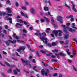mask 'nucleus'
<instances>
[{
    "label": "nucleus",
    "instance_id": "10",
    "mask_svg": "<svg viewBox=\"0 0 77 77\" xmlns=\"http://www.w3.org/2000/svg\"><path fill=\"white\" fill-rule=\"evenodd\" d=\"M21 60L22 63H25L26 64V65H27V66L28 65V61L24 60L23 58H21Z\"/></svg>",
    "mask_w": 77,
    "mask_h": 77
},
{
    "label": "nucleus",
    "instance_id": "46",
    "mask_svg": "<svg viewBox=\"0 0 77 77\" xmlns=\"http://www.w3.org/2000/svg\"><path fill=\"white\" fill-rule=\"evenodd\" d=\"M52 53H49V54H46V56H51V55L52 54Z\"/></svg>",
    "mask_w": 77,
    "mask_h": 77
},
{
    "label": "nucleus",
    "instance_id": "6",
    "mask_svg": "<svg viewBox=\"0 0 77 77\" xmlns=\"http://www.w3.org/2000/svg\"><path fill=\"white\" fill-rule=\"evenodd\" d=\"M25 50V48L23 46L19 48V49H17V51H18V52H20L21 50H23L24 51Z\"/></svg>",
    "mask_w": 77,
    "mask_h": 77
},
{
    "label": "nucleus",
    "instance_id": "29",
    "mask_svg": "<svg viewBox=\"0 0 77 77\" xmlns=\"http://www.w3.org/2000/svg\"><path fill=\"white\" fill-rule=\"evenodd\" d=\"M5 43L7 45H10V42L8 41H6L5 42Z\"/></svg>",
    "mask_w": 77,
    "mask_h": 77
},
{
    "label": "nucleus",
    "instance_id": "50",
    "mask_svg": "<svg viewBox=\"0 0 77 77\" xmlns=\"http://www.w3.org/2000/svg\"><path fill=\"white\" fill-rule=\"evenodd\" d=\"M29 60H32V56H29Z\"/></svg>",
    "mask_w": 77,
    "mask_h": 77
},
{
    "label": "nucleus",
    "instance_id": "23",
    "mask_svg": "<svg viewBox=\"0 0 77 77\" xmlns=\"http://www.w3.org/2000/svg\"><path fill=\"white\" fill-rule=\"evenodd\" d=\"M43 17L45 19V20H46L47 22H48V23H49V22H50V20L48 19V18H47L45 17Z\"/></svg>",
    "mask_w": 77,
    "mask_h": 77
},
{
    "label": "nucleus",
    "instance_id": "47",
    "mask_svg": "<svg viewBox=\"0 0 77 77\" xmlns=\"http://www.w3.org/2000/svg\"><path fill=\"white\" fill-rule=\"evenodd\" d=\"M70 21H71V22H72L73 21H74V18H71L70 19Z\"/></svg>",
    "mask_w": 77,
    "mask_h": 77
},
{
    "label": "nucleus",
    "instance_id": "18",
    "mask_svg": "<svg viewBox=\"0 0 77 77\" xmlns=\"http://www.w3.org/2000/svg\"><path fill=\"white\" fill-rule=\"evenodd\" d=\"M17 22H18L20 23H23L24 21H23L22 19H17Z\"/></svg>",
    "mask_w": 77,
    "mask_h": 77
},
{
    "label": "nucleus",
    "instance_id": "12",
    "mask_svg": "<svg viewBox=\"0 0 77 77\" xmlns=\"http://www.w3.org/2000/svg\"><path fill=\"white\" fill-rule=\"evenodd\" d=\"M30 11L31 14H35V9L33 8H31L30 9Z\"/></svg>",
    "mask_w": 77,
    "mask_h": 77
},
{
    "label": "nucleus",
    "instance_id": "22",
    "mask_svg": "<svg viewBox=\"0 0 77 77\" xmlns=\"http://www.w3.org/2000/svg\"><path fill=\"white\" fill-rule=\"evenodd\" d=\"M6 9L8 11V13H11V10L9 8H7Z\"/></svg>",
    "mask_w": 77,
    "mask_h": 77
},
{
    "label": "nucleus",
    "instance_id": "39",
    "mask_svg": "<svg viewBox=\"0 0 77 77\" xmlns=\"http://www.w3.org/2000/svg\"><path fill=\"white\" fill-rule=\"evenodd\" d=\"M47 45L48 46V47H51L52 46L51 45L50 43H48V44Z\"/></svg>",
    "mask_w": 77,
    "mask_h": 77
},
{
    "label": "nucleus",
    "instance_id": "62",
    "mask_svg": "<svg viewBox=\"0 0 77 77\" xmlns=\"http://www.w3.org/2000/svg\"><path fill=\"white\" fill-rule=\"evenodd\" d=\"M23 23H24V24H25V25H27V23L25 21H23Z\"/></svg>",
    "mask_w": 77,
    "mask_h": 77
},
{
    "label": "nucleus",
    "instance_id": "54",
    "mask_svg": "<svg viewBox=\"0 0 77 77\" xmlns=\"http://www.w3.org/2000/svg\"><path fill=\"white\" fill-rule=\"evenodd\" d=\"M7 15L8 16H9L10 17H11V16H12V15L11 14H7Z\"/></svg>",
    "mask_w": 77,
    "mask_h": 77
},
{
    "label": "nucleus",
    "instance_id": "14",
    "mask_svg": "<svg viewBox=\"0 0 77 77\" xmlns=\"http://www.w3.org/2000/svg\"><path fill=\"white\" fill-rule=\"evenodd\" d=\"M8 42H9L10 43H12V44H15L17 42L16 40H14V41H12L11 40H8Z\"/></svg>",
    "mask_w": 77,
    "mask_h": 77
},
{
    "label": "nucleus",
    "instance_id": "30",
    "mask_svg": "<svg viewBox=\"0 0 77 77\" xmlns=\"http://www.w3.org/2000/svg\"><path fill=\"white\" fill-rule=\"evenodd\" d=\"M64 5L67 8H68V9H70V7L67 4H66V2L64 3Z\"/></svg>",
    "mask_w": 77,
    "mask_h": 77
},
{
    "label": "nucleus",
    "instance_id": "2",
    "mask_svg": "<svg viewBox=\"0 0 77 77\" xmlns=\"http://www.w3.org/2000/svg\"><path fill=\"white\" fill-rule=\"evenodd\" d=\"M53 33H54L56 36H57L58 32H60L61 33H62L63 32L61 30H58L57 31L56 30H54L52 31Z\"/></svg>",
    "mask_w": 77,
    "mask_h": 77
},
{
    "label": "nucleus",
    "instance_id": "49",
    "mask_svg": "<svg viewBox=\"0 0 77 77\" xmlns=\"http://www.w3.org/2000/svg\"><path fill=\"white\" fill-rule=\"evenodd\" d=\"M5 29H8V26L7 25H5Z\"/></svg>",
    "mask_w": 77,
    "mask_h": 77
},
{
    "label": "nucleus",
    "instance_id": "37",
    "mask_svg": "<svg viewBox=\"0 0 77 77\" xmlns=\"http://www.w3.org/2000/svg\"><path fill=\"white\" fill-rule=\"evenodd\" d=\"M53 26H54V27H55V28L56 29H57L58 27H57V25H55L54 23L53 24Z\"/></svg>",
    "mask_w": 77,
    "mask_h": 77
},
{
    "label": "nucleus",
    "instance_id": "1",
    "mask_svg": "<svg viewBox=\"0 0 77 77\" xmlns=\"http://www.w3.org/2000/svg\"><path fill=\"white\" fill-rule=\"evenodd\" d=\"M40 39L45 44H47L48 43V39H47V38H45L44 36H43L42 37H41Z\"/></svg>",
    "mask_w": 77,
    "mask_h": 77
},
{
    "label": "nucleus",
    "instance_id": "64",
    "mask_svg": "<svg viewBox=\"0 0 77 77\" xmlns=\"http://www.w3.org/2000/svg\"><path fill=\"white\" fill-rule=\"evenodd\" d=\"M60 42L61 44H64V42L63 41H60Z\"/></svg>",
    "mask_w": 77,
    "mask_h": 77
},
{
    "label": "nucleus",
    "instance_id": "17",
    "mask_svg": "<svg viewBox=\"0 0 77 77\" xmlns=\"http://www.w3.org/2000/svg\"><path fill=\"white\" fill-rule=\"evenodd\" d=\"M59 55L61 56H66V54H64L63 52H60V54H59Z\"/></svg>",
    "mask_w": 77,
    "mask_h": 77
},
{
    "label": "nucleus",
    "instance_id": "53",
    "mask_svg": "<svg viewBox=\"0 0 77 77\" xmlns=\"http://www.w3.org/2000/svg\"><path fill=\"white\" fill-rule=\"evenodd\" d=\"M16 6L17 7H18L19 6V4L18 2H15Z\"/></svg>",
    "mask_w": 77,
    "mask_h": 77
},
{
    "label": "nucleus",
    "instance_id": "42",
    "mask_svg": "<svg viewBox=\"0 0 77 77\" xmlns=\"http://www.w3.org/2000/svg\"><path fill=\"white\" fill-rule=\"evenodd\" d=\"M16 36V34L15 33H13V38H15Z\"/></svg>",
    "mask_w": 77,
    "mask_h": 77
},
{
    "label": "nucleus",
    "instance_id": "45",
    "mask_svg": "<svg viewBox=\"0 0 77 77\" xmlns=\"http://www.w3.org/2000/svg\"><path fill=\"white\" fill-rule=\"evenodd\" d=\"M12 59H13V60H18V59L16 58H14V57H11Z\"/></svg>",
    "mask_w": 77,
    "mask_h": 77
},
{
    "label": "nucleus",
    "instance_id": "21",
    "mask_svg": "<svg viewBox=\"0 0 77 77\" xmlns=\"http://www.w3.org/2000/svg\"><path fill=\"white\" fill-rule=\"evenodd\" d=\"M44 10L45 11H48V8L47 7H44Z\"/></svg>",
    "mask_w": 77,
    "mask_h": 77
},
{
    "label": "nucleus",
    "instance_id": "38",
    "mask_svg": "<svg viewBox=\"0 0 77 77\" xmlns=\"http://www.w3.org/2000/svg\"><path fill=\"white\" fill-rule=\"evenodd\" d=\"M33 68L34 70H35V71H38V70H37V69H35V68H36V66H34V67H33Z\"/></svg>",
    "mask_w": 77,
    "mask_h": 77
},
{
    "label": "nucleus",
    "instance_id": "57",
    "mask_svg": "<svg viewBox=\"0 0 77 77\" xmlns=\"http://www.w3.org/2000/svg\"><path fill=\"white\" fill-rule=\"evenodd\" d=\"M57 74L56 73H54V74L53 75V76H57Z\"/></svg>",
    "mask_w": 77,
    "mask_h": 77
},
{
    "label": "nucleus",
    "instance_id": "36",
    "mask_svg": "<svg viewBox=\"0 0 77 77\" xmlns=\"http://www.w3.org/2000/svg\"><path fill=\"white\" fill-rule=\"evenodd\" d=\"M40 52H41V53H42L43 54H45L46 53L45 51H44L43 50H40Z\"/></svg>",
    "mask_w": 77,
    "mask_h": 77
},
{
    "label": "nucleus",
    "instance_id": "27",
    "mask_svg": "<svg viewBox=\"0 0 77 77\" xmlns=\"http://www.w3.org/2000/svg\"><path fill=\"white\" fill-rule=\"evenodd\" d=\"M69 36V35L67 34H66V35H65L64 36V38L65 39H67V38H68Z\"/></svg>",
    "mask_w": 77,
    "mask_h": 77
},
{
    "label": "nucleus",
    "instance_id": "28",
    "mask_svg": "<svg viewBox=\"0 0 77 77\" xmlns=\"http://www.w3.org/2000/svg\"><path fill=\"white\" fill-rule=\"evenodd\" d=\"M52 51L53 52V53H57V52H58V50L55 49L54 50H52Z\"/></svg>",
    "mask_w": 77,
    "mask_h": 77
},
{
    "label": "nucleus",
    "instance_id": "15",
    "mask_svg": "<svg viewBox=\"0 0 77 77\" xmlns=\"http://www.w3.org/2000/svg\"><path fill=\"white\" fill-rule=\"evenodd\" d=\"M8 42H9L10 43H12V44H15L17 42L16 40H14V41H12L11 40H8Z\"/></svg>",
    "mask_w": 77,
    "mask_h": 77
},
{
    "label": "nucleus",
    "instance_id": "5",
    "mask_svg": "<svg viewBox=\"0 0 77 77\" xmlns=\"http://www.w3.org/2000/svg\"><path fill=\"white\" fill-rule=\"evenodd\" d=\"M4 63H5L6 65H7V66H9V67H11V68H13L15 67V65H12L11 66L9 63H8L6 61L4 62Z\"/></svg>",
    "mask_w": 77,
    "mask_h": 77
},
{
    "label": "nucleus",
    "instance_id": "48",
    "mask_svg": "<svg viewBox=\"0 0 77 77\" xmlns=\"http://www.w3.org/2000/svg\"><path fill=\"white\" fill-rule=\"evenodd\" d=\"M63 31L64 32H65V33H67V30H66V29L65 28H64Z\"/></svg>",
    "mask_w": 77,
    "mask_h": 77
},
{
    "label": "nucleus",
    "instance_id": "60",
    "mask_svg": "<svg viewBox=\"0 0 77 77\" xmlns=\"http://www.w3.org/2000/svg\"><path fill=\"white\" fill-rule=\"evenodd\" d=\"M69 17H70V18H73L74 17V16L72 15H69Z\"/></svg>",
    "mask_w": 77,
    "mask_h": 77
},
{
    "label": "nucleus",
    "instance_id": "44",
    "mask_svg": "<svg viewBox=\"0 0 77 77\" xmlns=\"http://www.w3.org/2000/svg\"><path fill=\"white\" fill-rule=\"evenodd\" d=\"M72 66L73 67V69H74V70H75V71H77V69H75V67H74V66L73 65H72Z\"/></svg>",
    "mask_w": 77,
    "mask_h": 77
},
{
    "label": "nucleus",
    "instance_id": "41",
    "mask_svg": "<svg viewBox=\"0 0 77 77\" xmlns=\"http://www.w3.org/2000/svg\"><path fill=\"white\" fill-rule=\"evenodd\" d=\"M72 41H74L76 42V44H77V40L75 39V38H73L72 39Z\"/></svg>",
    "mask_w": 77,
    "mask_h": 77
},
{
    "label": "nucleus",
    "instance_id": "16",
    "mask_svg": "<svg viewBox=\"0 0 77 77\" xmlns=\"http://www.w3.org/2000/svg\"><path fill=\"white\" fill-rule=\"evenodd\" d=\"M8 42H9L10 43H12V44H15L17 42L16 40H14V41H12L11 40H8Z\"/></svg>",
    "mask_w": 77,
    "mask_h": 77
},
{
    "label": "nucleus",
    "instance_id": "32",
    "mask_svg": "<svg viewBox=\"0 0 77 77\" xmlns=\"http://www.w3.org/2000/svg\"><path fill=\"white\" fill-rule=\"evenodd\" d=\"M36 54L38 57H41V56L39 54V52L38 51H36Z\"/></svg>",
    "mask_w": 77,
    "mask_h": 77
},
{
    "label": "nucleus",
    "instance_id": "26",
    "mask_svg": "<svg viewBox=\"0 0 77 77\" xmlns=\"http://www.w3.org/2000/svg\"><path fill=\"white\" fill-rule=\"evenodd\" d=\"M51 45L52 46H56L57 45V43L56 42H53L51 43Z\"/></svg>",
    "mask_w": 77,
    "mask_h": 77
},
{
    "label": "nucleus",
    "instance_id": "24",
    "mask_svg": "<svg viewBox=\"0 0 77 77\" xmlns=\"http://www.w3.org/2000/svg\"><path fill=\"white\" fill-rule=\"evenodd\" d=\"M23 26V24H21L20 23H17L16 24V27H17V26Z\"/></svg>",
    "mask_w": 77,
    "mask_h": 77
},
{
    "label": "nucleus",
    "instance_id": "52",
    "mask_svg": "<svg viewBox=\"0 0 77 77\" xmlns=\"http://www.w3.org/2000/svg\"><path fill=\"white\" fill-rule=\"evenodd\" d=\"M45 21V20L44 19H41V22H42V23H43Z\"/></svg>",
    "mask_w": 77,
    "mask_h": 77
},
{
    "label": "nucleus",
    "instance_id": "25",
    "mask_svg": "<svg viewBox=\"0 0 77 77\" xmlns=\"http://www.w3.org/2000/svg\"><path fill=\"white\" fill-rule=\"evenodd\" d=\"M66 52L67 53V54H69V55H71V52H69V49H67L66 50Z\"/></svg>",
    "mask_w": 77,
    "mask_h": 77
},
{
    "label": "nucleus",
    "instance_id": "58",
    "mask_svg": "<svg viewBox=\"0 0 77 77\" xmlns=\"http://www.w3.org/2000/svg\"><path fill=\"white\" fill-rule=\"evenodd\" d=\"M73 56H74V57L77 56V55L74 53V51H73Z\"/></svg>",
    "mask_w": 77,
    "mask_h": 77
},
{
    "label": "nucleus",
    "instance_id": "7",
    "mask_svg": "<svg viewBox=\"0 0 77 77\" xmlns=\"http://www.w3.org/2000/svg\"><path fill=\"white\" fill-rule=\"evenodd\" d=\"M5 20H9L10 23H12V20L11 17L9 18L8 16H6L5 17Z\"/></svg>",
    "mask_w": 77,
    "mask_h": 77
},
{
    "label": "nucleus",
    "instance_id": "63",
    "mask_svg": "<svg viewBox=\"0 0 77 77\" xmlns=\"http://www.w3.org/2000/svg\"><path fill=\"white\" fill-rule=\"evenodd\" d=\"M23 33H26L27 32V31L25 29L23 30Z\"/></svg>",
    "mask_w": 77,
    "mask_h": 77
},
{
    "label": "nucleus",
    "instance_id": "11",
    "mask_svg": "<svg viewBox=\"0 0 77 77\" xmlns=\"http://www.w3.org/2000/svg\"><path fill=\"white\" fill-rule=\"evenodd\" d=\"M69 31L71 32V33H75L76 32V30L75 29H72V28H69Z\"/></svg>",
    "mask_w": 77,
    "mask_h": 77
},
{
    "label": "nucleus",
    "instance_id": "20",
    "mask_svg": "<svg viewBox=\"0 0 77 77\" xmlns=\"http://www.w3.org/2000/svg\"><path fill=\"white\" fill-rule=\"evenodd\" d=\"M45 70L44 69H42L41 71V73L42 75H44V73H45Z\"/></svg>",
    "mask_w": 77,
    "mask_h": 77
},
{
    "label": "nucleus",
    "instance_id": "51",
    "mask_svg": "<svg viewBox=\"0 0 77 77\" xmlns=\"http://www.w3.org/2000/svg\"><path fill=\"white\" fill-rule=\"evenodd\" d=\"M21 14L22 15V16H25V14H24V13L23 12L21 11Z\"/></svg>",
    "mask_w": 77,
    "mask_h": 77
},
{
    "label": "nucleus",
    "instance_id": "19",
    "mask_svg": "<svg viewBox=\"0 0 77 77\" xmlns=\"http://www.w3.org/2000/svg\"><path fill=\"white\" fill-rule=\"evenodd\" d=\"M3 15L5 16L6 15V13L4 12H0V16H2V15Z\"/></svg>",
    "mask_w": 77,
    "mask_h": 77
},
{
    "label": "nucleus",
    "instance_id": "35",
    "mask_svg": "<svg viewBox=\"0 0 77 77\" xmlns=\"http://www.w3.org/2000/svg\"><path fill=\"white\" fill-rule=\"evenodd\" d=\"M51 61H52V62H57V60L55 59H52L51 60Z\"/></svg>",
    "mask_w": 77,
    "mask_h": 77
},
{
    "label": "nucleus",
    "instance_id": "61",
    "mask_svg": "<svg viewBox=\"0 0 77 77\" xmlns=\"http://www.w3.org/2000/svg\"><path fill=\"white\" fill-rule=\"evenodd\" d=\"M46 30L50 31L51 30V29L49 28H46Z\"/></svg>",
    "mask_w": 77,
    "mask_h": 77
},
{
    "label": "nucleus",
    "instance_id": "59",
    "mask_svg": "<svg viewBox=\"0 0 77 77\" xmlns=\"http://www.w3.org/2000/svg\"><path fill=\"white\" fill-rule=\"evenodd\" d=\"M44 65L45 66H48V64L47 63H44Z\"/></svg>",
    "mask_w": 77,
    "mask_h": 77
},
{
    "label": "nucleus",
    "instance_id": "4",
    "mask_svg": "<svg viewBox=\"0 0 77 77\" xmlns=\"http://www.w3.org/2000/svg\"><path fill=\"white\" fill-rule=\"evenodd\" d=\"M35 35H36V36H42V35H43V36H46V33H45V32H43V33H42V34L39 33H38V32H35Z\"/></svg>",
    "mask_w": 77,
    "mask_h": 77
},
{
    "label": "nucleus",
    "instance_id": "40",
    "mask_svg": "<svg viewBox=\"0 0 77 77\" xmlns=\"http://www.w3.org/2000/svg\"><path fill=\"white\" fill-rule=\"evenodd\" d=\"M61 27H63L64 29H65V27H66V26L65 25H61Z\"/></svg>",
    "mask_w": 77,
    "mask_h": 77
},
{
    "label": "nucleus",
    "instance_id": "43",
    "mask_svg": "<svg viewBox=\"0 0 77 77\" xmlns=\"http://www.w3.org/2000/svg\"><path fill=\"white\" fill-rule=\"evenodd\" d=\"M0 64L1 65V66H4V67H5V65L3 64V63H2V62H1L0 61Z\"/></svg>",
    "mask_w": 77,
    "mask_h": 77
},
{
    "label": "nucleus",
    "instance_id": "55",
    "mask_svg": "<svg viewBox=\"0 0 77 77\" xmlns=\"http://www.w3.org/2000/svg\"><path fill=\"white\" fill-rule=\"evenodd\" d=\"M0 36H2V37L3 38V37H4V36H5V35H4V34H3V33L0 34Z\"/></svg>",
    "mask_w": 77,
    "mask_h": 77
},
{
    "label": "nucleus",
    "instance_id": "31",
    "mask_svg": "<svg viewBox=\"0 0 77 77\" xmlns=\"http://www.w3.org/2000/svg\"><path fill=\"white\" fill-rule=\"evenodd\" d=\"M12 69H10L7 71V72L10 73L12 72Z\"/></svg>",
    "mask_w": 77,
    "mask_h": 77
},
{
    "label": "nucleus",
    "instance_id": "13",
    "mask_svg": "<svg viewBox=\"0 0 77 77\" xmlns=\"http://www.w3.org/2000/svg\"><path fill=\"white\" fill-rule=\"evenodd\" d=\"M46 71L45 72V76H47L48 75L47 74H49V73H50V72L49 71V70L48 69H47L46 70Z\"/></svg>",
    "mask_w": 77,
    "mask_h": 77
},
{
    "label": "nucleus",
    "instance_id": "33",
    "mask_svg": "<svg viewBox=\"0 0 77 77\" xmlns=\"http://www.w3.org/2000/svg\"><path fill=\"white\" fill-rule=\"evenodd\" d=\"M45 3H49L50 5H51V3L50 2V1H48L47 0H46L45 2Z\"/></svg>",
    "mask_w": 77,
    "mask_h": 77
},
{
    "label": "nucleus",
    "instance_id": "9",
    "mask_svg": "<svg viewBox=\"0 0 77 77\" xmlns=\"http://www.w3.org/2000/svg\"><path fill=\"white\" fill-rule=\"evenodd\" d=\"M71 3L72 4V10L73 11H74L75 12H77V9L75 8V5L73 4V2H71Z\"/></svg>",
    "mask_w": 77,
    "mask_h": 77
},
{
    "label": "nucleus",
    "instance_id": "56",
    "mask_svg": "<svg viewBox=\"0 0 77 77\" xmlns=\"http://www.w3.org/2000/svg\"><path fill=\"white\" fill-rule=\"evenodd\" d=\"M68 61L69 62V63H71L72 62V60H71L68 59Z\"/></svg>",
    "mask_w": 77,
    "mask_h": 77
},
{
    "label": "nucleus",
    "instance_id": "34",
    "mask_svg": "<svg viewBox=\"0 0 77 77\" xmlns=\"http://www.w3.org/2000/svg\"><path fill=\"white\" fill-rule=\"evenodd\" d=\"M21 8L22 9H23V10H25V11H26L27 10V8H26L25 7H24V6H22L21 7Z\"/></svg>",
    "mask_w": 77,
    "mask_h": 77
},
{
    "label": "nucleus",
    "instance_id": "3",
    "mask_svg": "<svg viewBox=\"0 0 77 77\" xmlns=\"http://www.w3.org/2000/svg\"><path fill=\"white\" fill-rule=\"evenodd\" d=\"M63 18H62V17L60 16H58L57 17V21H59L61 24H62L63 23V20H62Z\"/></svg>",
    "mask_w": 77,
    "mask_h": 77
},
{
    "label": "nucleus",
    "instance_id": "8",
    "mask_svg": "<svg viewBox=\"0 0 77 77\" xmlns=\"http://www.w3.org/2000/svg\"><path fill=\"white\" fill-rule=\"evenodd\" d=\"M17 72H20V69H19L16 68V69H14L13 70V72H14L15 74H16L17 75H18V73L17 72Z\"/></svg>",
    "mask_w": 77,
    "mask_h": 77
}]
</instances>
